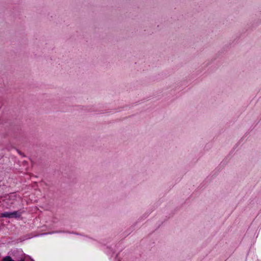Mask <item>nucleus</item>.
Masks as SVG:
<instances>
[{"mask_svg": "<svg viewBox=\"0 0 261 261\" xmlns=\"http://www.w3.org/2000/svg\"><path fill=\"white\" fill-rule=\"evenodd\" d=\"M21 215V212L18 211H14L12 212H6L1 214L2 217L5 218H19Z\"/></svg>", "mask_w": 261, "mask_h": 261, "instance_id": "1", "label": "nucleus"}, {"mask_svg": "<svg viewBox=\"0 0 261 261\" xmlns=\"http://www.w3.org/2000/svg\"><path fill=\"white\" fill-rule=\"evenodd\" d=\"M3 261H15V260H13L11 256H6L3 258Z\"/></svg>", "mask_w": 261, "mask_h": 261, "instance_id": "2", "label": "nucleus"}, {"mask_svg": "<svg viewBox=\"0 0 261 261\" xmlns=\"http://www.w3.org/2000/svg\"><path fill=\"white\" fill-rule=\"evenodd\" d=\"M29 257V258H30V259L31 260V261H34V260L32 258H31L30 256H28Z\"/></svg>", "mask_w": 261, "mask_h": 261, "instance_id": "3", "label": "nucleus"}]
</instances>
